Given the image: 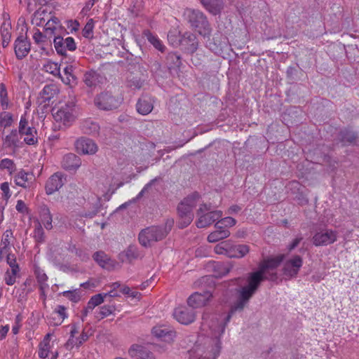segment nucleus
<instances>
[{
  "instance_id": "1",
  "label": "nucleus",
  "mask_w": 359,
  "mask_h": 359,
  "mask_svg": "<svg viewBox=\"0 0 359 359\" xmlns=\"http://www.w3.org/2000/svg\"><path fill=\"white\" fill-rule=\"evenodd\" d=\"M231 315L204 312L201 326V335L189 351V359H216L221 350L220 337Z\"/></svg>"
},
{
  "instance_id": "2",
  "label": "nucleus",
  "mask_w": 359,
  "mask_h": 359,
  "mask_svg": "<svg viewBox=\"0 0 359 359\" xmlns=\"http://www.w3.org/2000/svg\"><path fill=\"white\" fill-rule=\"evenodd\" d=\"M284 257V255H278L264 259L259 264L258 270L248 274L245 285L242 286L243 280L241 278L231 280L232 283L236 284L240 288L237 290L238 299L232 306L231 312L228 315L231 316L233 312L243 310L263 280H276L277 273L272 271L280 265Z\"/></svg>"
},
{
  "instance_id": "3",
  "label": "nucleus",
  "mask_w": 359,
  "mask_h": 359,
  "mask_svg": "<svg viewBox=\"0 0 359 359\" xmlns=\"http://www.w3.org/2000/svg\"><path fill=\"white\" fill-rule=\"evenodd\" d=\"M173 224V219H170L167 220L165 226H150L143 229L139 233L140 243L144 247H149L162 240L170 231Z\"/></svg>"
},
{
  "instance_id": "4",
  "label": "nucleus",
  "mask_w": 359,
  "mask_h": 359,
  "mask_svg": "<svg viewBox=\"0 0 359 359\" xmlns=\"http://www.w3.org/2000/svg\"><path fill=\"white\" fill-rule=\"evenodd\" d=\"M200 195L194 193L185 198L178 205L177 210L180 217L178 222L180 228L187 226L194 219L192 210L199 203Z\"/></svg>"
},
{
  "instance_id": "5",
  "label": "nucleus",
  "mask_w": 359,
  "mask_h": 359,
  "mask_svg": "<svg viewBox=\"0 0 359 359\" xmlns=\"http://www.w3.org/2000/svg\"><path fill=\"white\" fill-rule=\"evenodd\" d=\"M79 113L74 102H68L57 109L53 110V116L59 127H69L78 117Z\"/></svg>"
},
{
  "instance_id": "6",
  "label": "nucleus",
  "mask_w": 359,
  "mask_h": 359,
  "mask_svg": "<svg viewBox=\"0 0 359 359\" xmlns=\"http://www.w3.org/2000/svg\"><path fill=\"white\" fill-rule=\"evenodd\" d=\"M184 15L191 25L195 27L198 33L203 36H209L211 32L210 24L205 15L198 10L187 9Z\"/></svg>"
},
{
  "instance_id": "7",
  "label": "nucleus",
  "mask_w": 359,
  "mask_h": 359,
  "mask_svg": "<svg viewBox=\"0 0 359 359\" xmlns=\"http://www.w3.org/2000/svg\"><path fill=\"white\" fill-rule=\"evenodd\" d=\"M198 219L196 222L198 228H205L222 217L221 210H212L210 205L200 203L197 210Z\"/></svg>"
},
{
  "instance_id": "8",
  "label": "nucleus",
  "mask_w": 359,
  "mask_h": 359,
  "mask_svg": "<svg viewBox=\"0 0 359 359\" xmlns=\"http://www.w3.org/2000/svg\"><path fill=\"white\" fill-rule=\"evenodd\" d=\"M94 104L100 110L111 111L118 108L121 104V99L113 95L110 92H102L95 96Z\"/></svg>"
},
{
  "instance_id": "9",
  "label": "nucleus",
  "mask_w": 359,
  "mask_h": 359,
  "mask_svg": "<svg viewBox=\"0 0 359 359\" xmlns=\"http://www.w3.org/2000/svg\"><path fill=\"white\" fill-rule=\"evenodd\" d=\"M18 132L20 133L21 138L24 136L23 142L27 144L33 145L37 142L36 130L34 127L29 125L25 116H22L20 118Z\"/></svg>"
},
{
  "instance_id": "10",
  "label": "nucleus",
  "mask_w": 359,
  "mask_h": 359,
  "mask_svg": "<svg viewBox=\"0 0 359 359\" xmlns=\"http://www.w3.org/2000/svg\"><path fill=\"white\" fill-rule=\"evenodd\" d=\"M337 239V231L323 229L317 231L313 236V243L316 246H325L334 243Z\"/></svg>"
},
{
  "instance_id": "11",
  "label": "nucleus",
  "mask_w": 359,
  "mask_h": 359,
  "mask_svg": "<svg viewBox=\"0 0 359 359\" xmlns=\"http://www.w3.org/2000/svg\"><path fill=\"white\" fill-rule=\"evenodd\" d=\"M303 265V259L299 255H294L287 259L283 268V275L290 278L295 277Z\"/></svg>"
},
{
  "instance_id": "12",
  "label": "nucleus",
  "mask_w": 359,
  "mask_h": 359,
  "mask_svg": "<svg viewBox=\"0 0 359 359\" xmlns=\"http://www.w3.org/2000/svg\"><path fill=\"white\" fill-rule=\"evenodd\" d=\"M173 316L180 323L188 325L195 320L196 313L190 306H180L175 309Z\"/></svg>"
},
{
  "instance_id": "13",
  "label": "nucleus",
  "mask_w": 359,
  "mask_h": 359,
  "mask_svg": "<svg viewBox=\"0 0 359 359\" xmlns=\"http://www.w3.org/2000/svg\"><path fill=\"white\" fill-rule=\"evenodd\" d=\"M75 147L78 153L88 155L95 154L98 149L96 143L86 137L78 139L75 142Z\"/></svg>"
},
{
  "instance_id": "14",
  "label": "nucleus",
  "mask_w": 359,
  "mask_h": 359,
  "mask_svg": "<svg viewBox=\"0 0 359 359\" xmlns=\"http://www.w3.org/2000/svg\"><path fill=\"white\" fill-rule=\"evenodd\" d=\"M212 293L210 291H205L201 292H194L192 294L187 300L189 306L191 308H201L205 306L210 300Z\"/></svg>"
},
{
  "instance_id": "15",
  "label": "nucleus",
  "mask_w": 359,
  "mask_h": 359,
  "mask_svg": "<svg viewBox=\"0 0 359 359\" xmlns=\"http://www.w3.org/2000/svg\"><path fill=\"white\" fill-rule=\"evenodd\" d=\"M23 142L18 130L14 129L3 138L2 146L4 148L10 149L13 151H15L18 148L22 147Z\"/></svg>"
},
{
  "instance_id": "16",
  "label": "nucleus",
  "mask_w": 359,
  "mask_h": 359,
  "mask_svg": "<svg viewBox=\"0 0 359 359\" xmlns=\"http://www.w3.org/2000/svg\"><path fill=\"white\" fill-rule=\"evenodd\" d=\"M65 181V175L62 172L54 173L46 183V193L50 195L58 191L64 185Z\"/></svg>"
},
{
  "instance_id": "17",
  "label": "nucleus",
  "mask_w": 359,
  "mask_h": 359,
  "mask_svg": "<svg viewBox=\"0 0 359 359\" xmlns=\"http://www.w3.org/2000/svg\"><path fill=\"white\" fill-rule=\"evenodd\" d=\"M151 332L155 337L167 343L172 342L175 337V332L164 325L154 327Z\"/></svg>"
},
{
  "instance_id": "18",
  "label": "nucleus",
  "mask_w": 359,
  "mask_h": 359,
  "mask_svg": "<svg viewBox=\"0 0 359 359\" xmlns=\"http://www.w3.org/2000/svg\"><path fill=\"white\" fill-rule=\"evenodd\" d=\"M14 50L16 57L22 60L27 55L30 50V43L23 36H18L14 43Z\"/></svg>"
},
{
  "instance_id": "19",
  "label": "nucleus",
  "mask_w": 359,
  "mask_h": 359,
  "mask_svg": "<svg viewBox=\"0 0 359 359\" xmlns=\"http://www.w3.org/2000/svg\"><path fill=\"white\" fill-rule=\"evenodd\" d=\"M198 41L195 34L186 32L180 39V46H182L188 53H193L198 48Z\"/></svg>"
},
{
  "instance_id": "20",
  "label": "nucleus",
  "mask_w": 359,
  "mask_h": 359,
  "mask_svg": "<svg viewBox=\"0 0 359 359\" xmlns=\"http://www.w3.org/2000/svg\"><path fill=\"white\" fill-rule=\"evenodd\" d=\"M154 98L150 96L141 97L136 104L137 112L142 115L149 114L154 108Z\"/></svg>"
},
{
  "instance_id": "21",
  "label": "nucleus",
  "mask_w": 359,
  "mask_h": 359,
  "mask_svg": "<svg viewBox=\"0 0 359 359\" xmlns=\"http://www.w3.org/2000/svg\"><path fill=\"white\" fill-rule=\"evenodd\" d=\"M34 180V175L23 170H20L14 177L15 184L25 189L29 188Z\"/></svg>"
},
{
  "instance_id": "22",
  "label": "nucleus",
  "mask_w": 359,
  "mask_h": 359,
  "mask_svg": "<svg viewBox=\"0 0 359 359\" xmlns=\"http://www.w3.org/2000/svg\"><path fill=\"white\" fill-rule=\"evenodd\" d=\"M128 353L133 359H155L153 354L144 347L136 344L130 347Z\"/></svg>"
},
{
  "instance_id": "23",
  "label": "nucleus",
  "mask_w": 359,
  "mask_h": 359,
  "mask_svg": "<svg viewBox=\"0 0 359 359\" xmlns=\"http://www.w3.org/2000/svg\"><path fill=\"white\" fill-rule=\"evenodd\" d=\"M81 164L80 158L72 153L65 155L62 161V166L67 170H76Z\"/></svg>"
},
{
  "instance_id": "24",
  "label": "nucleus",
  "mask_w": 359,
  "mask_h": 359,
  "mask_svg": "<svg viewBox=\"0 0 359 359\" xmlns=\"http://www.w3.org/2000/svg\"><path fill=\"white\" fill-rule=\"evenodd\" d=\"M93 259L102 267L108 270L115 266V262L103 251H98L94 253Z\"/></svg>"
},
{
  "instance_id": "25",
  "label": "nucleus",
  "mask_w": 359,
  "mask_h": 359,
  "mask_svg": "<svg viewBox=\"0 0 359 359\" xmlns=\"http://www.w3.org/2000/svg\"><path fill=\"white\" fill-rule=\"evenodd\" d=\"M61 29L60 21L55 16L48 18L44 26L45 32L46 35H48V37L57 34Z\"/></svg>"
},
{
  "instance_id": "26",
  "label": "nucleus",
  "mask_w": 359,
  "mask_h": 359,
  "mask_svg": "<svg viewBox=\"0 0 359 359\" xmlns=\"http://www.w3.org/2000/svg\"><path fill=\"white\" fill-rule=\"evenodd\" d=\"M202 5L213 15L219 13L223 8V0H200Z\"/></svg>"
},
{
  "instance_id": "27",
  "label": "nucleus",
  "mask_w": 359,
  "mask_h": 359,
  "mask_svg": "<svg viewBox=\"0 0 359 359\" xmlns=\"http://www.w3.org/2000/svg\"><path fill=\"white\" fill-rule=\"evenodd\" d=\"M143 35L156 49L161 51V53L165 51V46L163 45L162 41L158 37L157 35L154 34L149 30H144Z\"/></svg>"
},
{
  "instance_id": "28",
  "label": "nucleus",
  "mask_w": 359,
  "mask_h": 359,
  "mask_svg": "<svg viewBox=\"0 0 359 359\" xmlns=\"http://www.w3.org/2000/svg\"><path fill=\"white\" fill-rule=\"evenodd\" d=\"M13 237V232L11 229H7L3 235L0 244V259H3V256L6 254L10 249L11 239Z\"/></svg>"
},
{
  "instance_id": "29",
  "label": "nucleus",
  "mask_w": 359,
  "mask_h": 359,
  "mask_svg": "<svg viewBox=\"0 0 359 359\" xmlns=\"http://www.w3.org/2000/svg\"><path fill=\"white\" fill-rule=\"evenodd\" d=\"M230 234L231 233L227 229H217L208 235L207 239L210 243H216L228 238Z\"/></svg>"
},
{
  "instance_id": "30",
  "label": "nucleus",
  "mask_w": 359,
  "mask_h": 359,
  "mask_svg": "<svg viewBox=\"0 0 359 359\" xmlns=\"http://www.w3.org/2000/svg\"><path fill=\"white\" fill-rule=\"evenodd\" d=\"M40 217L45 228L48 230L51 229L53 228L52 215L49 208L46 205L41 207L40 210Z\"/></svg>"
},
{
  "instance_id": "31",
  "label": "nucleus",
  "mask_w": 359,
  "mask_h": 359,
  "mask_svg": "<svg viewBox=\"0 0 359 359\" xmlns=\"http://www.w3.org/2000/svg\"><path fill=\"white\" fill-rule=\"evenodd\" d=\"M232 242L229 240L222 241L218 243L215 247V252L218 255H225L230 257V253L231 250Z\"/></svg>"
},
{
  "instance_id": "32",
  "label": "nucleus",
  "mask_w": 359,
  "mask_h": 359,
  "mask_svg": "<svg viewBox=\"0 0 359 359\" xmlns=\"http://www.w3.org/2000/svg\"><path fill=\"white\" fill-rule=\"evenodd\" d=\"M50 352V334H47L39 344L38 355L41 358H46Z\"/></svg>"
},
{
  "instance_id": "33",
  "label": "nucleus",
  "mask_w": 359,
  "mask_h": 359,
  "mask_svg": "<svg viewBox=\"0 0 359 359\" xmlns=\"http://www.w3.org/2000/svg\"><path fill=\"white\" fill-rule=\"evenodd\" d=\"M230 257L241 258L245 256L250 251V248L247 245H237L232 244Z\"/></svg>"
},
{
  "instance_id": "34",
  "label": "nucleus",
  "mask_w": 359,
  "mask_h": 359,
  "mask_svg": "<svg viewBox=\"0 0 359 359\" xmlns=\"http://www.w3.org/2000/svg\"><path fill=\"white\" fill-rule=\"evenodd\" d=\"M58 93L57 88L55 85H46L41 92V96L43 101L48 102Z\"/></svg>"
},
{
  "instance_id": "35",
  "label": "nucleus",
  "mask_w": 359,
  "mask_h": 359,
  "mask_svg": "<svg viewBox=\"0 0 359 359\" xmlns=\"http://www.w3.org/2000/svg\"><path fill=\"white\" fill-rule=\"evenodd\" d=\"M81 128L85 133L89 135L97 134L100 130L98 123L90 119L84 121L82 123Z\"/></svg>"
},
{
  "instance_id": "36",
  "label": "nucleus",
  "mask_w": 359,
  "mask_h": 359,
  "mask_svg": "<svg viewBox=\"0 0 359 359\" xmlns=\"http://www.w3.org/2000/svg\"><path fill=\"white\" fill-rule=\"evenodd\" d=\"M34 274L36 277L37 281L39 283L40 290H46L48 287L46 281L48 280V276L44 273L43 270H42L39 266H34Z\"/></svg>"
},
{
  "instance_id": "37",
  "label": "nucleus",
  "mask_w": 359,
  "mask_h": 359,
  "mask_svg": "<svg viewBox=\"0 0 359 359\" xmlns=\"http://www.w3.org/2000/svg\"><path fill=\"white\" fill-rule=\"evenodd\" d=\"M121 257H125V258H122V261H128L132 262L134 259H136L139 257V253L137 248L134 245H130L121 255Z\"/></svg>"
},
{
  "instance_id": "38",
  "label": "nucleus",
  "mask_w": 359,
  "mask_h": 359,
  "mask_svg": "<svg viewBox=\"0 0 359 359\" xmlns=\"http://www.w3.org/2000/svg\"><path fill=\"white\" fill-rule=\"evenodd\" d=\"M43 69L46 72L51 74L53 76L61 77L60 66L56 62H52V61H50V60L47 61L43 65Z\"/></svg>"
},
{
  "instance_id": "39",
  "label": "nucleus",
  "mask_w": 359,
  "mask_h": 359,
  "mask_svg": "<svg viewBox=\"0 0 359 359\" xmlns=\"http://www.w3.org/2000/svg\"><path fill=\"white\" fill-rule=\"evenodd\" d=\"M236 224V220L231 217L220 218L215 224L216 229H226L233 226Z\"/></svg>"
},
{
  "instance_id": "40",
  "label": "nucleus",
  "mask_w": 359,
  "mask_h": 359,
  "mask_svg": "<svg viewBox=\"0 0 359 359\" xmlns=\"http://www.w3.org/2000/svg\"><path fill=\"white\" fill-rule=\"evenodd\" d=\"M88 339V336L86 333H82L78 338H69L66 343V347L68 349H72L73 347L80 346L84 341Z\"/></svg>"
},
{
  "instance_id": "41",
  "label": "nucleus",
  "mask_w": 359,
  "mask_h": 359,
  "mask_svg": "<svg viewBox=\"0 0 359 359\" xmlns=\"http://www.w3.org/2000/svg\"><path fill=\"white\" fill-rule=\"evenodd\" d=\"M15 164L10 158H4L0 161V170H6L10 175H12L15 170Z\"/></svg>"
},
{
  "instance_id": "42",
  "label": "nucleus",
  "mask_w": 359,
  "mask_h": 359,
  "mask_svg": "<svg viewBox=\"0 0 359 359\" xmlns=\"http://www.w3.org/2000/svg\"><path fill=\"white\" fill-rule=\"evenodd\" d=\"M53 44L58 54L62 55H65V39L62 37L60 36H55L53 40Z\"/></svg>"
},
{
  "instance_id": "43",
  "label": "nucleus",
  "mask_w": 359,
  "mask_h": 359,
  "mask_svg": "<svg viewBox=\"0 0 359 359\" xmlns=\"http://www.w3.org/2000/svg\"><path fill=\"white\" fill-rule=\"evenodd\" d=\"M0 103L3 109H7L8 107V93L5 85L0 83Z\"/></svg>"
},
{
  "instance_id": "44",
  "label": "nucleus",
  "mask_w": 359,
  "mask_h": 359,
  "mask_svg": "<svg viewBox=\"0 0 359 359\" xmlns=\"http://www.w3.org/2000/svg\"><path fill=\"white\" fill-rule=\"evenodd\" d=\"M167 63L169 68L179 67L181 64V58L179 55L175 53H170L166 57Z\"/></svg>"
},
{
  "instance_id": "45",
  "label": "nucleus",
  "mask_w": 359,
  "mask_h": 359,
  "mask_svg": "<svg viewBox=\"0 0 359 359\" xmlns=\"http://www.w3.org/2000/svg\"><path fill=\"white\" fill-rule=\"evenodd\" d=\"M78 290H79L78 289H74L72 290H67V291H64V292L60 293V294L66 297L67 299H69L70 301L76 303V302H78L81 299V296H80Z\"/></svg>"
},
{
  "instance_id": "46",
  "label": "nucleus",
  "mask_w": 359,
  "mask_h": 359,
  "mask_svg": "<svg viewBox=\"0 0 359 359\" xmlns=\"http://www.w3.org/2000/svg\"><path fill=\"white\" fill-rule=\"evenodd\" d=\"M13 123V116L11 113L3 111L0 113V126L7 128L11 126Z\"/></svg>"
},
{
  "instance_id": "47",
  "label": "nucleus",
  "mask_w": 359,
  "mask_h": 359,
  "mask_svg": "<svg viewBox=\"0 0 359 359\" xmlns=\"http://www.w3.org/2000/svg\"><path fill=\"white\" fill-rule=\"evenodd\" d=\"M19 271L15 269H8L4 275V280L6 285H13L16 280V277Z\"/></svg>"
},
{
  "instance_id": "48",
  "label": "nucleus",
  "mask_w": 359,
  "mask_h": 359,
  "mask_svg": "<svg viewBox=\"0 0 359 359\" xmlns=\"http://www.w3.org/2000/svg\"><path fill=\"white\" fill-rule=\"evenodd\" d=\"M127 86L133 89H140L142 86V81L139 77L130 75L127 78Z\"/></svg>"
},
{
  "instance_id": "49",
  "label": "nucleus",
  "mask_w": 359,
  "mask_h": 359,
  "mask_svg": "<svg viewBox=\"0 0 359 359\" xmlns=\"http://www.w3.org/2000/svg\"><path fill=\"white\" fill-rule=\"evenodd\" d=\"M34 238L37 243H42L44 241V231L39 222H37L34 226Z\"/></svg>"
},
{
  "instance_id": "50",
  "label": "nucleus",
  "mask_w": 359,
  "mask_h": 359,
  "mask_svg": "<svg viewBox=\"0 0 359 359\" xmlns=\"http://www.w3.org/2000/svg\"><path fill=\"white\" fill-rule=\"evenodd\" d=\"M6 258L7 264L10 266V269H15V271H20L19 266L17 264L16 258L14 255L9 253L4 254L3 259Z\"/></svg>"
},
{
  "instance_id": "51",
  "label": "nucleus",
  "mask_w": 359,
  "mask_h": 359,
  "mask_svg": "<svg viewBox=\"0 0 359 359\" xmlns=\"http://www.w3.org/2000/svg\"><path fill=\"white\" fill-rule=\"evenodd\" d=\"M104 294H97L93 296L88 302L89 304V309H90V307L95 309V306L101 304L104 302Z\"/></svg>"
},
{
  "instance_id": "52",
  "label": "nucleus",
  "mask_w": 359,
  "mask_h": 359,
  "mask_svg": "<svg viewBox=\"0 0 359 359\" xmlns=\"http://www.w3.org/2000/svg\"><path fill=\"white\" fill-rule=\"evenodd\" d=\"M46 15V12L43 10H39L36 11L34 14V18L33 22L36 24L37 26L42 25L43 22L46 21L45 15Z\"/></svg>"
},
{
  "instance_id": "53",
  "label": "nucleus",
  "mask_w": 359,
  "mask_h": 359,
  "mask_svg": "<svg viewBox=\"0 0 359 359\" xmlns=\"http://www.w3.org/2000/svg\"><path fill=\"white\" fill-rule=\"evenodd\" d=\"M93 19H90L83 29V36L85 38H91L93 36Z\"/></svg>"
},
{
  "instance_id": "54",
  "label": "nucleus",
  "mask_w": 359,
  "mask_h": 359,
  "mask_svg": "<svg viewBox=\"0 0 359 359\" xmlns=\"http://www.w3.org/2000/svg\"><path fill=\"white\" fill-rule=\"evenodd\" d=\"M11 29L10 23L6 22H3L0 29L1 38H11Z\"/></svg>"
},
{
  "instance_id": "55",
  "label": "nucleus",
  "mask_w": 359,
  "mask_h": 359,
  "mask_svg": "<svg viewBox=\"0 0 359 359\" xmlns=\"http://www.w3.org/2000/svg\"><path fill=\"white\" fill-rule=\"evenodd\" d=\"M48 36V35H46V34H43L39 29H36L33 34V39L34 40L36 43L40 44L46 41Z\"/></svg>"
},
{
  "instance_id": "56",
  "label": "nucleus",
  "mask_w": 359,
  "mask_h": 359,
  "mask_svg": "<svg viewBox=\"0 0 359 359\" xmlns=\"http://www.w3.org/2000/svg\"><path fill=\"white\" fill-rule=\"evenodd\" d=\"M180 39L181 37L175 33L169 32L168 34V40L169 43L173 46H177L180 45Z\"/></svg>"
},
{
  "instance_id": "57",
  "label": "nucleus",
  "mask_w": 359,
  "mask_h": 359,
  "mask_svg": "<svg viewBox=\"0 0 359 359\" xmlns=\"http://www.w3.org/2000/svg\"><path fill=\"white\" fill-rule=\"evenodd\" d=\"M65 51L67 50H74L76 48V43L74 41V39L72 37H67L65 39Z\"/></svg>"
},
{
  "instance_id": "58",
  "label": "nucleus",
  "mask_w": 359,
  "mask_h": 359,
  "mask_svg": "<svg viewBox=\"0 0 359 359\" xmlns=\"http://www.w3.org/2000/svg\"><path fill=\"white\" fill-rule=\"evenodd\" d=\"M55 313L60 317L62 320L67 318V308L62 305H58L55 309Z\"/></svg>"
},
{
  "instance_id": "59",
  "label": "nucleus",
  "mask_w": 359,
  "mask_h": 359,
  "mask_svg": "<svg viewBox=\"0 0 359 359\" xmlns=\"http://www.w3.org/2000/svg\"><path fill=\"white\" fill-rule=\"evenodd\" d=\"M113 310V307L110 306L105 305L102 306L100 310V318H103L104 317L109 316L112 313Z\"/></svg>"
},
{
  "instance_id": "60",
  "label": "nucleus",
  "mask_w": 359,
  "mask_h": 359,
  "mask_svg": "<svg viewBox=\"0 0 359 359\" xmlns=\"http://www.w3.org/2000/svg\"><path fill=\"white\" fill-rule=\"evenodd\" d=\"M62 81L67 85L73 86L76 84V77L75 76H66L65 79H62Z\"/></svg>"
},
{
  "instance_id": "61",
  "label": "nucleus",
  "mask_w": 359,
  "mask_h": 359,
  "mask_svg": "<svg viewBox=\"0 0 359 359\" xmlns=\"http://www.w3.org/2000/svg\"><path fill=\"white\" fill-rule=\"evenodd\" d=\"M67 27L72 32H76L79 29V23L76 20H70L68 22Z\"/></svg>"
},
{
  "instance_id": "62",
  "label": "nucleus",
  "mask_w": 359,
  "mask_h": 359,
  "mask_svg": "<svg viewBox=\"0 0 359 359\" xmlns=\"http://www.w3.org/2000/svg\"><path fill=\"white\" fill-rule=\"evenodd\" d=\"M15 208L20 212H25L27 210L25 203L21 200L18 201Z\"/></svg>"
},
{
  "instance_id": "63",
  "label": "nucleus",
  "mask_w": 359,
  "mask_h": 359,
  "mask_svg": "<svg viewBox=\"0 0 359 359\" xmlns=\"http://www.w3.org/2000/svg\"><path fill=\"white\" fill-rule=\"evenodd\" d=\"M84 81L88 86H93L95 84L93 76L91 74H86Z\"/></svg>"
},
{
  "instance_id": "64",
  "label": "nucleus",
  "mask_w": 359,
  "mask_h": 359,
  "mask_svg": "<svg viewBox=\"0 0 359 359\" xmlns=\"http://www.w3.org/2000/svg\"><path fill=\"white\" fill-rule=\"evenodd\" d=\"M96 1L97 0H88L83 8V12L86 13L89 11L93 8Z\"/></svg>"
}]
</instances>
